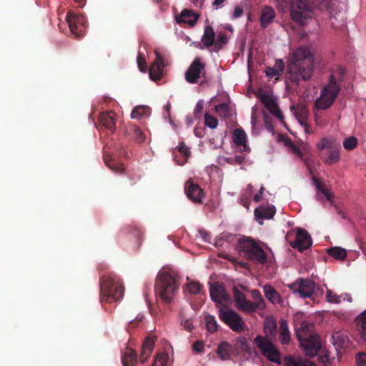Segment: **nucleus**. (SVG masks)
<instances>
[{"instance_id":"nucleus-1","label":"nucleus","mask_w":366,"mask_h":366,"mask_svg":"<svg viewBox=\"0 0 366 366\" xmlns=\"http://www.w3.org/2000/svg\"><path fill=\"white\" fill-rule=\"evenodd\" d=\"M313 56L308 46L297 48L287 66L286 78L292 84L299 85L301 81L310 79L313 73Z\"/></svg>"},{"instance_id":"nucleus-2","label":"nucleus","mask_w":366,"mask_h":366,"mask_svg":"<svg viewBox=\"0 0 366 366\" xmlns=\"http://www.w3.org/2000/svg\"><path fill=\"white\" fill-rule=\"evenodd\" d=\"M124 295V287L119 279L113 274L100 278V300L102 302L117 301Z\"/></svg>"},{"instance_id":"nucleus-3","label":"nucleus","mask_w":366,"mask_h":366,"mask_svg":"<svg viewBox=\"0 0 366 366\" xmlns=\"http://www.w3.org/2000/svg\"><path fill=\"white\" fill-rule=\"evenodd\" d=\"M154 287L156 295L164 302L169 303L179 290L178 280L169 272L159 273Z\"/></svg>"},{"instance_id":"nucleus-4","label":"nucleus","mask_w":366,"mask_h":366,"mask_svg":"<svg viewBox=\"0 0 366 366\" xmlns=\"http://www.w3.org/2000/svg\"><path fill=\"white\" fill-rule=\"evenodd\" d=\"M239 251L249 261L259 264L267 262V255L258 243L252 238H240L238 240Z\"/></svg>"},{"instance_id":"nucleus-5","label":"nucleus","mask_w":366,"mask_h":366,"mask_svg":"<svg viewBox=\"0 0 366 366\" xmlns=\"http://www.w3.org/2000/svg\"><path fill=\"white\" fill-rule=\"evenodd\" d=\"M233 296L235 305L239 310L253 312L257 309L263 310L265 308L264 301L260 292L257 290L252 291V297L255 300L254 302L247 300L244 294L236 287L233 289Z\"/></svg>"},{"instance_id":"nucleus-6","label":"nucleus","mask_w":366,"mask_h":366,"mask_svg":"<svg viewBox=\"0 0 366 366\" xmlns=\"http://www.w3.org/2000/svg\"><path fill=\"white\" fill-rule=\"evenodd\" d=\"M340 90L334 75H330L329 82L322 89L320 96L315 102V108L320 110L329 109L337 97Z\"/></svg>"},{"instance_id":"nucleus-7","label":"nucleus","mask_w":366,"mask_h":366,"mask_svg":"<svg viewBox=\"0 0 366 366\" xmlns=\"http://www.w3.org/2000/svg\"><path fill=\"white\" fill-rule=\"evenodd\" d=\"M290 16L293 21L303 25L312 16V6L309 0H291L290 2Z\"/></svg>"},{"instance_id":"nucleus-8","label":"nucleus","mask_w":366,"mask_h":366,"mask_svg":"<svg viewBox=\"0 0 366 366\" xmlns=\"http://www.w3.org/2000/svg\"><path fill=\"white\" fill-rule=\"evenodd\" d=\"M254 343L269 361L278 365L282 363L280 351L267 336L257 335L254 339Z\"/></svg>"},{"instance_id":"nucleus-9","label":"nucleus","mask_w":366,"mask_h":366,"mask_svg":"<svg viewBox=\"0 0 366 366\" xmlns=\"http://www.w3.org/2000/svg\"><path fill=\"white\" fill-rule=\"evenodd\" d=\"M288 287L294 294H298L300 297L307 298L312 297L314 295L315 284L312 280L300 278Z\"/></svg>"},{"instance_id":"nucleus-10","label":"nucleus","mask_w":366,"mask_h":366,"mask_svg":"<svg viewBox=\"0 0 366 366\" xmlns=\"http://www.w3.org/2000/svg\"><path fill=\"white\" fill-rule=\"evenodd\" d=\"M219 318L234 332H242L244 328V322L242 317L231 310L219 311Z\"/></svg>"},{"instance_id":"nucleus-11","label":"nucleus","mask_w":366,"mask_h":366,"mask_svg":"<svg viewBox=\"0 0 366 366\" xmlns=\"http://www.w3.org/2000/svg\"><path fill=\"white\" fill-rule=\"evenodd\" d=\"M66 21L71 32L76 37L82 36L86 27V21L84 15L69 11L66 16Z\"/></svg>"},{"instance_id":"nucleus-12","label":"nucleus","mask_w":366,"mask_h":366,"mask_svg":"<svg viewBox=\"0 0 366 366\" xmlns=\"http://www.w3.org/2000/svg\"><path fill=\"white\" fill-rule=\"evenodd\" d=\"M299 341L301 347L308 357H315L321 349L320 337L315 333L304 337L302 339H300Z\"/></svg>"},{"instance_id":"nucleus-13","label":"nucleus","mask_w":366,"mask_h":366,"mask_svg":"<svg viewBox=\"0 0 366 366\" xmlns=\"http://www.w3.org/2000/svg\"><path fill=\"white\" fill-rule=\"evenodd\" d=\"M205 74V64L201 61L200 58H196L185 73V79L190 84H195L200 77Z\"/></svg>"},{"instance_id":"nucleus-14","label":"nucleus","mask_w":366,"mask_h":366,"mask_svg":"<svg viewBox=\"0 0 366 366\" xmlns=\"http://www.w3.org/2000/svg\"><path fill=\"white\" fill-rule=\"evenodd\" d=\"M290 246L302 252L312 245V239L309 233L304 229L299 228L297 231L295 239L290 242Z\"/></svg>"},{"instance_id":"nucleus-15","label":"nucleus","mask_w":366,"mask_h":366,"mask_svg":"<svg viewBox=\"0 0 366 366\" xmlns=\"http://www.w3.org/2000/svg\"><path fill=\"white\" fill-rule=\"evenodd\" d=\"M209 295L212 300L217 304L222 305L229 302L230 300V296L227 292L224 287L219 282L210 284Z\"/></svg>"},{"instance_id":"nucleus-16","label":"nucleus","mask_w":366,"mask_h":366,"mask_svg":"<svg viewBox=\"0 0 366 366\" xmlns=\"http://www.w3.org/2000/svg\"><path fill=\"white\" fill-rule=\"evenodd\" d=\"M184 192L187 197L194 203H202V199L204 197L203 189L199 184L194 183L191 179L186 182L184 185Z\"/></svg>"},{"instance_id":"nucleus-17","label":"nucleus","mask_w":366,"mask_h":366,"mask_svg":"<svg viewBox=\"0 0 366 366\" xmlns=\"http://www.w3.org/2000/svg\"><path fill=\"white\" fill-rule=\"evenodd\" d=\"M154 54L156 58L149 68V73L150 78L152 80L157 81L162 78L163 69L164 67L165 66V64L164 62L163 57L159 51L155 50Z\"/></svg>"},{"instance_id":"nucleus-18","label":"nucleus","mask_w":366,"mask_h":366,"mask_svg":"<svg viewBox=\"0 0 366 366\" xmlns=\"http://www.w3.org/2000/svg\"><path fill=\"white\" fill-rule=\"evenodd\" d=\"M99 126L114 132L116 129V114L113 111L102 112L99 117Z\"/></svg>"},{"instance_id":"nucleus-19","label":"nucleus","mask_w":366,"mask_h":366,"mask_svg":"<svg viewBox=\"0 0 366 366\" xmlns=\"http://www.w3.org/2000/svg\"><path fill=\"white\" fill-rule=\"evenodd\" d=\"M259 98L264 106L268 109V111L272 114H273L280 120L283 119V115L282 112L280 111L278 105L271 96L266 94H263L260 95Z\"/></svg>"},{"instance_id":"nucleus-20","label":"nucleus","mask_w":366,"mask_h":366,"mask_svg":"<svg viewBox=\"0 0 366 366\" xmlns=\"http://www.w3.org/2000/svg\"><path fill=\"white\" fill-rule=\"evenodd\" d=\"M216 352L222 360H227L232 356H237V352L233 345L226 341L218 345Z\"/></svg>"},{"instance_id":"nucleus-21","label":"nucleus","mask_w":366,"mask_h":366,"mask_svg":"<svg viewBox=\"0 0 366 366\" xmlns=\"http://www.w3.org/2000/svg\"><path fill=\"white\" fill-rule=\"evenodd\" d=\"M199 15L193 10L184 9L179 16H176L177 24H186L192 27L197 23Z\"/></svg>"},{"instance_id":"nucleus-22","label":"nucleus","mask_w":366,"mask_h":366,"mask_svg":"<svg viewBox=\"0 0 366 366\" xmlns=\"http://www.w3.org/2000/svg\"><path fill=\"white\" fill-rule=\"evenodd\" d=\"M156 340L157 337L154 335H149L144 340L142 345V351L140 356V362L142 363L145 362L150 357L153 351Z\"/></svg>"},{"instance_id":"nucleus-23","label":"nucleus","mask_w":366,"mask_h":366,"mask_svg":"<svg viewBox=\"0 0 366 366\" xmlns=\"http://www.w3.org/2000/svg\"><path fill=\"white\" fill-rule=\"evenodd\" d=\"M215 41V33L214 31L213 27L210 25H207L204 27V34L202 37V44L203 46L200 44V48L202 49H209L211 46L214 45Z\"/></svg>"},{"instance_id":"nucleus-24","label":"nucleus","mask_w":366,"mask_h":366,"mask_svg":"<svg viewBox=\"0 0 366 366\" xmlns=\"http://www.w3.org/2000/svg\"><path fill=\"white\" fill-rule=\"evenodd\" d=\"M233 142L239 147H242V152H249V148L247 145V134L242 129H236L233 132Z\"/></svg>"},{"instance_id":"nucleus-25","label":"nucleus","mask_w":366,"mask_h":366,"mask_svg":"<svg viewBox=\"0 0 366 366\" xmlns=\"http://www.w3.org/2000/svg\"><path fill=\"white\" fill-rule=\"evenodd\" d=\"M103 159L105 164L114 172L122 174L124 172V164L113 159L110 154H104Z\"/></svg>"},{"instance_id":"nucleus-26","label":"nucleus","mask_w":366,"mask_h":366,"mask_svg":"<svg viewBox=\"0 0 366 366\" xmlns=\"http://www.w3.org/2000/svg\"><path fill=\"white\" fill-rule=\"evenodd\" d=\"M285 65L282 59H277L275 61L274 65L267 66L265 69V74L267 77L272 79L274 76H279L282 74Z\"/></svg>"},{"instance_id":"nucleus-27","label":"nucleus","mask_w":366,"mask_h":366,"mask_svg":"<svg viewBox=\"0 0 366 366\" xmlns=\"http://www.w3.org/2000/svg\"><path fill=\"white\" fill-rule=\"evenodd\" d=\"M275 207L274 206H261L254 209V216L258 219H268L273 217L275 214Z\"/></svg>"},{"instance_id":"nucleus-28","label":"nucleus","mask_w":366,"mask_h":366,"mask_svg":"<svg viewBox=\"0 0 366 366\" xmlns=\"http://www.w3.org/2000/svg\"><path fill=\"white\" fill-rule=\"evenodd\" d=\"M263 292L266 298L272 304H280L282 298L278 292L269 285L263 287Z\"/></svg>"},{"instance_id":"nucleus-29","label":"nucleus","mask_w":366,"mask_h":366,"mask_svg":"<svg viewBox=\"0 0 366 366\" xmlns=\"http://www.w3.org/2000/svg\"><path fill=\"white\" fill-rule=\"evenodd\" d=\"M314 327V324L310 323L307 321H302L300 324V327L296 330V334L298 340L315 334L313 332Z\"/></svg>"},{"instance_id":"nucleus-30","label":"nucleus","mask_w":366,"mask_h":366,"mask_svg":"<svg viewBox=\"0 0 366 366\" xmlns=\"http://www.w3.org/2000/svg\"><path fill=\"white\" fill-rule=\"evenodd\" d=\"M275 16L274 9L270 6H265L261 14L260 23L262 28H266L272 21Z\"/></svg>"},{"instance_id":"nucleus-31","label":"nucleus","mask_w":366,"mask_h":366,"mask_svg":"<svg viewBox=\"0 0 366 366\" xmlns=\"http://www.w3.org/2000/svg\"><path fill=\"white\" fill-rule=\"evenodd\" d=\"M313 184L316 187L317 192L322 193L330 203L334 206L335 204L333 201L334 195L327 189H326L322 184V182L315 177H312Z\"/></svg>"},{"instance_id":"nucleus-32","label":"nucleus","mask_w":366,"mask_h":366,"mask_svg":"<svg viewBox=\"0 0 366 366\" xmlns=\"http://www.w3.org/2000/svg\"><path fill=\"white\" fill-rule=\"evenodd\" d=\"M332 340L334 345L337 348H343L347 347L349 341L347 335L340 331L334 332L332 335Z\"/></svg>"},{"instance_id":"nucleus-33","label":"nucleus","mask_w":366,"mask_h":366,"mask_svg":"<svg viewBox=\"0 0 366 366\" xmlns=\"http://www.w3.org/2000/svg\"><path fill=\"white\" fill-rule=\"evenodd\" d=\"M280 339L282 345L289 344L291 339L287 322L284 319L280 320Z\"/></svg>"},{"instance_id":"nucleus-34","label":"nucleus","mask_w":366,"mask_h":366,"mask_svg":"<svg viewBox=\"0 0 366 366\" xmlns=\"http://www.w3.org/2000/svg\"><path fill=\"white\" fill-rule=\"evenodd\" d=\"M123 366H137V355L132 349H127L122 356Z\"/></svg>"},{"instance_id":"nucleus-35","label":"nucleus","mask_w":366,"mask_h":366,"mask_svg":"<svg viewBox=\"0 0 366 366\" xmlns=\"http://www.w3.org/2000/svg\"><path fill=\"white\" fill-rule=\"evenodd\" d=\"M237 352V356L240 352H244L251 354V348L248 340L244 337H239L237 338L235 344L233 345Z\"/></svg>"},{"instance_id":"nucleus-36","label":"nucleus","mask_w":366,"mask_h":366,"mask_svg":"<svg viewBox=\"0 0 366 366\" xmlns=\"http://www.w3.org/2000/svg\"><path fill=\"white\" fill-rule=\"evenodd\" d=\"M327 254L338 260H343L347 257V252L340 247H333L327 249Z\"/></svg>"},{"instance_id":"nucleus-37","label":"nucleus","mask_w":366,"mask_h":366,"mask_svg":"<svg viewBox=\"0 0 366 366\" xmlns=\"http://www.w3.org/2000/svg\"><path fill=\"white\" fill-rule=\"evenodd\" d=\"M131 130L133 133L134 141L137 143L141 144L145 141L146 135L138 126L132 125L131 127Z\"/></svg>"},{"instance_id":"nucleus-38","label":"nucleus","mask_w":366,"mask_h":366,"mask_svg":"<svg viewBox=\"0 0 366 366\" xmlns=\"http://www.w3.org/2000/svg\"><path fill=\"white\" fill-rule=\"evenodd\" d=\"M340 160L339 149L336 147H332L329 152V156L325 159V162L327 164H332Z\"/></svg>"},{"instance_id":"nucleus-39","label":"nucleus","mask_w":366,"mask_h":366,"mask_svg":"<svg viewBox=\"0 0 366 366\" xmlns=\"http://www.w3.org/2000/svg\"><path fill=\"white\" fill-rule=\"evenodd\" d=\"M227 43V36L225 33L220 32L218 34L216 41H214V51H218L224 45Z\"/></svg>"},{"instance_id":"nucleus-40","label":"nucleus","mask_w":366,"mask_h":366,"mask_svg":"<svg viewBox=\"0 0 366 366\" xmlns=\"http://www.w3.org/2000/svg\"><path fill=\"white\" fill-rule=\"evenodd\" d=\"M215 111L220 117L225 118L229 113V105L227 103H221L215 106Z\"/></svg>"},{"instance_id":"nucleus-41","label":"nucleus","mask_w":366,"mask_h":366,"mask_svg":"<svg viewBox=\"0 0 366 366\" xmlns=\"http://www.w3.org/2000/svg\"><path fill=\"white\" fill-rule=\"evenodd\" d=\"M207 329L210 332H214L217 330V323L215 317L212 315L205 317Z\"/></svg>"},{"instance_id":"nucleus-42","label":"nucleus","mask_w":366,"mask_h":366,"mask_svg":"<svg viewBox=\"0 0 366 366\" xmlns=\"http://www.w3.org/2000/svg\"><path fill=\"white\" fill-rule=\"evenodd\" d=\"M342 144L346 150H353L357 145V139L355 137H349L344 140Z\"/></svg>"},{"instance_id":"nucleus-43","label":"nucleus","mask_w":366,"mask_h":366,"mask_svg":"<svg viewBox=\"0 0 366 366\" xmlns=\"http://www.w3.org/2000/svg\"><path fill=\"white\" fill-rule=\"evenodd\" d=\"M342 297L343 295H337L330 290H327L326 292V300L330 303H340Z\"/></svg>"},{"instance_id":"nucleus-44","label":"nucleus","mask_w":366,"mask_h":366,"mask_svg":"<svg viewBox=\"0 0 366 366\" xmlns=\"http://www.w3.org/2000/svg\"><path fill=\"white\" fill-rule=\"evenodd\" d=\"M306 361L296 360L292 356H287L285 358V366H305Z\"/></svg>"},{"instance_id":"nucleus-45","label":"nucleus","mask_w":366,"mask_h":366,"mask_svg":"<svg viewBox=\"0 0 366 366\" xmlns=\"http://www.w3.org/2000/svg\"><path fill=\"white\" fill-rule=\"evenodd\" d=\"M187 291L192 295H196L200 292L202 285L197 282H190L187 285Z\"/></svg>"},{"instance_id":"nucleus-46","label":"nucleus","mask_w":366,"mask_h":366,"mask_svg":"<svg viewBox=\"0 0 366 366\" xmlns=\"http://www.w3.org/2000/svg\"><path fill=\"white\" fill-rule=\"evenodd\" d=\"M204 124L207 127L211 129H215L218 125V120L217 118L211 116L208 113H206L204 114Z\"/></svg>"},{"instance_id":"nucleus-47","label":"nucleus","mask_w":366,"mask_h":366,"mask_svg":"<svg viewBox=\"0 0 366 366\" xmlns=\"http://www.w3.org/2000/svg\"><path fill=\"white\" fill-rule=\"evenodd\" d=\"M356 321L361 327L362 334L366 336V310L356 317Z\"/></svg>"},{"instance_id":"nucleus-48","label":"nucleus","mask_w":366,"mask_h":366,"mask_svg":"<svg viewBox=\"0 0 366 366\" xmlns=\"http://www.w3.org/2000/svg\"><path fill=\"white\" fill-rule=\"evenodd\" d=\"M333 142L327 138H323L317 144V148L322 151L325 148L331 149L333 146Z\"/></svg>"},{"instance_id":"nucleus-49","label":"nucleus","mask_w":366,"mask_h":366,"mask_svg":"<svg viewBox=\"0 0 366 366\" xmlns=\"http://www.w3.org/2000/svg\"><path fill=\"white\" fill-rule=\"evenodd\" d=\"M145 113L146 108L144 107H136L131 113V117L132 119H139L142 118Z\"/></svg>"},{"instance_id":"nucleus-50","label":"nucleus","mask_w":366,"mask_h":366,"mask_svg":"<svg viewBox=\"0 0 366 366\" xmlns=\"http://www.w3.org/2000/svg\"><path fill=\"white\" fill-rule=\"evenodd\" d=\"M137 61L139 70L142 72H146L147 70V64L142 54L139 53L138 54Z\"/></svg>"},{"instance_id":"nucleus-51","label":"nucleus","mask_w":366,"mask_h":366,"mask_svg":"<svg viewBox=\"0 0 366 366\" xmlns=\"http://www.w3.org/2000/svg\"><path fill=\"white\" fill-rule=\"evenodd\" d=\"M203 108H204V101L203 100H199L196 104V106H195V108H194V112H193V114H194L195 118L199 119V118L201 117L202 113V111H203Z\"/></svg>"},{"instance_id":"nucleus-52","label":"nucleus","mask_w":366,"mask_h":366,"mask_svg":"<svg viewBox=\"0 0 366 366\" xmlns=\"http://www.w3.org/2000/svg\"><path fill=\"white\" fill-rule=\"evenodd\" d=\"M357 366H366V352H359L356 355Z\"/></svg>"},{"instance_id":"nucleus-53","label":"nucleus","mask_w":366,"mask_h":366,"mask_svg":"<svg viewBox=\"0 0 366 366\" xmlns=\"http://www.w3.org/2000/svg\"><path fill=\"white\" fill-rule=\"evenodd\" d=\"M178 151L179 153L183 154L186 158L189 156V148L185 145L184 142H182L178 147Z\"/></svg>"},{"instance_id":"nucleus-54","label":"nucleus","mask_w":366,"mask_h":366,"mask_svg":"<svg viewBox=\"0 0 366 366\" xmlns=\"http://www.w3.org/2000/svg\"><path fill=\"white\" fill-rule=\"evenodd\" d=\"M300 159L305 162L308 169L310 170V172L312 173V172L311 170L310 165L313 162L312 156L310 154L305 156L302 154V158Z\"/></svg>"},{"instance_id":"nucleus-55","label":"nucleus","mask_w":366,"mask_h":366,"mask_svg":"<svg viewBox=\"0 0 366 366\" xmlns=\"http://www.w3.org/2000/svg\"><path fill=\"white\" fill-rule=\"evenodd\" d=\"M192 349L197 352H202L204 349L203 342L199 340L194 342V344L192 345Z\"/></svg>"},{"instance_id":"nucleus-56","label":"nucleus","mask_w":366,"mask_h":366,"mask_svg":"<svg viewBox=\"0 0 366 366\" xmlns=\"http://www.w3.org/2000/svg\"><path fill=\"white\" fill-rule=\"evenodd\" d=\"M305 113H306L305 111H302L301 114L296 113V117H297L300 124L303 127H305V124H307L306 122V119L305 118Z\"/></svg>"},{"instance_id":"nucleus-57","label":"nucleus","mask_w":366,"mask_h":366,"mask_svg":"<svg viewBox=\"0 0 366 366\" xmlns=\"http://www.w3.org/2000/svg\"><path fill=\"white\" fill-rule=\"evenodd\" d=\"M182 325H183L184 328L189 332H191L194 328L192 322L190 320H185L184 321H182Z\"/></svg>"},{"instance_id":"nucleus-58","label":"nucleus","mask_w":366,"mask_h":366,"mask_svg":"<svg viewBox=\"0 0 366 366\" xmlns=\"http://www.w3.org/2000/svg\"><path fill=\"white\" fill-rule=\"evenodd\" d=\"M290 149L294 154L297 155L299 158H302V152L297 145L294 144V145H292Z\"/></svg>"},{"instance_id":"nucleus-59","label":"nucleus","mask_w":366,"mask_h":366,"mask_svg":"<svg viewBox=\"0 0 366 366\" xmlns=\"http://www.w3.org/2000/svg\"><path fill=\"white\" fill-rule=\"evenodd\" d=\"M199 234L205 242H210L211 236L207 231L204 229L199 230Z\"/></svg>"},{"instance_id":"nucleus-60","label":"nucleus","mask_w":366,"mask_h":366,"mask_svg":"<svg viewBox=\"0 0 366 366\" xmlns=\"http://www.w3.org/2000/svg\"><path fill=\"white\" fill-rule=\"evenodd\" d=\"M242 14H243V9L241 7H239V6H237L234 9L233 18L234 19L239 18V17L242 16Z\"/></svg>"},{"instance_id":"nucleus-61","label":"nucleus","mask_w":366,"mask_h":366,"mask_svg":"<svg viewBox=\"0 0 366 366\" xmlns=\"http://www.w3.org/2000/svg\"><path fill=\"white\" fill-rule=\"evenodd\" d=\"M236 236L229 234H222L220 239L228 241V242H233L235 240Z\"/></svg>"},{"instance_id":"nucleus-62","label":"nucleus","mask_w":366,"mask_h":366,"mask_svg":"<svg viewBox=\"0 0 366 366\" xmlns=\"http://www.w3.org/2000/svg\"><path fill=\"white\" fill-rule=\"evenodd\" d=\"M277 325L275 322H272L265 326V330H268L270 335H272L276 330Z\"/></svg>"},{"instance_id":"nucleus-63","label":"nucleus","mask_w":366,"mask_h":366,"mask_svg":"<svg viewBox=\"0 0 366 366\" xmlns=\"http://www.w3.org/2000/svg\"><path fill=\"white\" fill-rule=\"evenodd\" d=\"M263 190L264 187H261L259 192L254 196L253 199L255 202H259L262 199Z\"/></svg>"},{"instance_id":"nucleus-64","label":"nucleus","mask_w":366,"mask_h":366,"mask_svg":"<svg viewBox=\"0 0 366 366\" xmlns=\"http://www.w3.org/2000/svg\"><path fill=\"white\" fill-rule=\"evenodd\" d=\"M315 122L317 125H319V126L325 125L324 121L321 119L320 117H318V115L317 114L315 115Z\"/></svg>"}]
</instances>
